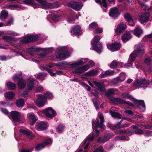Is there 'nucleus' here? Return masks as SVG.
<instances>
[{
    "mask_svg": "<svg viewBox=\"0 0 152 152\" xmlns=\"http://www.w3.org/2000/svg\"><path fill=\"white\" fill-rule=\"evenodd\" d=\"M136 47V49L134 51L133 53L130 55L129 58V60L132 62L133 61L135 60L137 56L142 55L144 52V49L142 45L139 44Z\"/></svg>",
    "mask_w": 152,
    "mask_h": 152,
    "instance_id": "nucleus-1",
    "label": "nucleus"
},
{
    "mask_svg": "<svg viewBox=\"0 0 152 152\" xmlns=\"http://www.w3.org/2000/svg\"><path fill=\"white\" fill-rule=\"evenodd\" d=\"M58 55L56 56V58L60 59L63 58L67 57L69 56L68 49L65 47H58L56 51Z\"/></svg>",
    "mask_w": 152,
    "mask_h": 152,
    "instance_id": "nucleus-2",
    "label": "nucleus"
},
{
    "mask_svg": "<svg viewBox=\"0 0 152 152\" xmlns=\"http://www.w3.org/2000/svg\"><path fill=\"white\" fill-rule=\"evenodd\" d=\"M149 83V82L148 80L142 78L135 80L134 83V86L137 87H146L148 86Z\"/></svg>",
    "mask_w": 152,
    "mask_h": 152,
    "instance_id": "nucleus-3",
    "label": "nucleus"
},
{
    "mask_svg": "<svg viewBox=\"0 0 152 152\" xmlns=\"http://www.w3.org/2000/svg\"><path fill=\"white\" fill-rule=\"evenodd\" d=\"M41 113H43L48 118L53 117L56 115V114L55 110L51 107H48L42 111H39L38 114L41 115Z\"/></svg>",
    "mask_w": 152,
    "mask_h": 152,
    "instance_id": "nucleus-4",
    "label": "nucleus"
},
{
    "mask_svg": "<svg viewBox=\"0 0 152 152\" xmlns=\"http://www.w3.org/2000/svg\"><path fill=\"white\" fill-rule=\"evenodd\" d=\"M110 103L114 104L118 103L121 104H124L128 105L129 106H133V104L130 102L129 101L126 102L120 98H115L113 97H111L110 98Z\"/></svg>",
    "mask_w": 152,
    "mask_h": 152,
    "instance_id": "nucleus-5",
    "label": "nucleus"
},
{
    "mask_svg": "<svg viewBox=\"0 0 152 152\" xmlns=\"http://www.w3.org/2000/svg\"><path fill=\"white\" fill-rule=\"evenodd\" d=\"M41 8L45 9H50L58 8L59 5L57 2L49 3L44 1L41 4Z\"/></svg>",
    "mask_w": 152,
    "mask_h": 152,
    "instance_id": "nucleus-6",
    "label": "nucleus"
},
{
    "mask_svg": "<svg viewBox=\"0 0 152 152\" xmlns=\"http://www.w3.org/2000/svg\"><path fill=\"white\" fill-rule=\"evenodd\" d=\"M98 118L96 119L95 124V127L96 128L99 127L101 129H104L105 126L103 124L104 121V119L103 115L100 114L98 115Z\"/></svg>",
    "mask_w": 152,
    "mask_h": 152,
    "instance_id": "nucleus-7",
    "label": "nucleus"
},
{
    "mask_svg": "<svg viewBox=\"0 0 152 152\" xmlns=\"http://www.w3.org/2000/svg\"><path fill=\"white\" fill-rule=\"evenodd\" d=\"M67 5L68 7L77 11L80 10L82 7L81 3L74 1L68 3Z\"/></svg>",
    "mask_w": 152,
    "mask_h": 152,
    "instance_id": "nucleus-8",
    "label": "nucleus"
},
{
    "mask_svg": "<svg viewBox=\"0 0 152 152\" xmlns=\"http://www.w3.org/2000/svg\"><path fill=\"white\" fill-rule=\"evenodd\" d=\"M38 38L37 35L28 36L21 39L20 42L21 44L27 43L35 41Z\"/></svg>",
    "mask_w": 152,
    "mask_h": 152,
    "instance_id": "nucleus-9",
    "label": "nucleus"
},
{
    "mask_svg": "<svg viewBox=\"0 0 152 152\" xmlns=\"http://www.w3.org/2000/svg\"><path fill=\"white\" fill-rule=\"evenodd\" d=\"M126 25L124 23H120L117 26L116 29H115V33L119 35L124 31L126 28Z\"/></svg>",
    "mask_w": 152,
    "mask_h": 152,
    "instance_id": "nucleus-10",
    "label": "nucleus"
},
{
    "mask_svg": "<svg viewBox=\"0 0 152 152\" xmlns=\"http://www.w3.org/2000/svg\"><path fill=\"white\" fill-rule=\"evenodd\" d=\"M125 79V76L124 73H121L119 76L114 79L113 81V84L114 86H117L118 83L123 82Z\"/></svg>",
    "mask_w": 152,
    "mask_h": 152,
    "instance_id": "nucleus-11",
    "label": "nucleus"
},
{
    "mask_svg": "<svg viewBox=\"0 0 152 152\" xmlns=\"http://www.w3.org/2000/svg\"><path fill=\"white\" fill-rule=\"evenodd\" d=\"M150 14L148 12H145L140 16V20L141 23L148 22L149 19Z\"/></svg>",
    "mask_w": 152,
    "mask_h": 152,
    "instance_id": "nucleus-12",
    "label": "nucleus"
},
{
    "mask_svg": "<svg viewBox=\"0 0 152 152\" xmlns=\"http://www.w3.org/2000/svg\"><path fill=\"white\" fill-rule=\"evenodd\" d=\"M46 101L45 97L42 95H39L38 96V98L37 100L36 103L37 105L41 107L44 106Z\"/></svg>",
    "mask_w": 152,
    "mask_h": 152,
    "instance_id": "nucleus-13",
    "label": "nucleus"
},
{
    "mask_svg": "<svg viewBox=\"0 0 152 152\" xmlns=\"http://www.w3.org/2000/svg\"><path fill=\"white\" fill-rule=\"evenodd\" d=\"M88 61L87 59L82 58L77 61L75 63L70 64L69 66L71 68H75L86 63Z\"/></svg>",
    "mask_w": 152,
    "mask_h": 152,
    "instance_id": "nucleus-14",
    "label": "nucleus"
},
{
    "mask_svg": "<svg viewBox=\"0 0 152 152\" xmlns=\"http://www.w3.org/2000/svg\"><path fill=\"white\" fill-rule=\"evenodd\" d=\"M89 68V65L86 64L82 67L75 69L73 71V72L75 74H80L83 73L84 72L87 70Z\"/></svg>",
    "mask_w": 152,
    "mask_h": 152,
    "instance_id": "nucleus-15",
    "label": "nucleus"
},
{
    "mask_svg": "<svg viewBox=\"0 0 152 152\" xmlns=\"http://www.w3.org/2000/svg\"><path fill=\"white\" fill-rule=\"evenodd\" d=\"M107 48L112 51H116L119 50L121 47L120 43L115 42L111 45L108 44Z\"/></svg>",
    "mask_w": 152,
    "mask_h": 152,
    "instance_id": "nucleus-16",
    "label": "nucleus"
},
{
    "mask_svg": "<svg viewBox=\"0 0 152 152\" xmlns=\"http://www.w3.org/2000/svg\"><path fill=\"white\" fill-rule=\"evenodd\" d=\"M134 102L140 112H143L145 110V107L143 100H136Z\"/></svg>",
    "mask_w": 152,
    "mask_h": 152,
    "instance_id": "nucleus-17",
    "label": "nucleus"
},
{
    "mask_svg": "<svg viewBox=\"0 0 152 152\" xmlns=\"http://www.w3.org/2000/svg\"><path fill=\"white\" fill-rule=\"evenodd\" d=\"M112 137L111 135L106 134L104 137H99L97 140V142L100 143H104L105 142L108 141Z\"/></svg>",
    "mask_w": 152,
    "mask_h": 152,
    "instance_id": "nucleus-18",
    "label": "nucleus"
},
{
    "mask_svg": "<svg viewBox=\"0 0 152 152\" xmlns=\"http://www.w3.org/2000/svg\"><path fill=\"white\" fill-rule=\"evenodd\" d=\"M72 34L73 33L76 35H81L82 33V31L81 28L78 25H77L72 28V30L71 31Z\"/></svg>",
    "mask_w": 152,
    "mask_h": 152,
    "instance_id": "nucleus-19",
    "label": "nucleus"
},
{
    "mask_svg": "<svg viewBox=\"0 0 152 152\" xmlns=\"http://www.w3.org/2000/svg\"><path fill=\"white\" fill-rule=\"evenodd\" d=\"M109 15L112 17L115 18L119 15L118 10L116 7L111 8L109 12Z\"/></svg>",
    "mask_w": 152,
    "mask_h": 152,
    "instance_id": "nucleus-20",
    "label": "nucleus"
},
{
    "mask_svg": "<svg viewBox=\"0 0 152 152\" xmlns=\"http://www.w3.org/2000/svg\"><path fill=\"white\" fill-rule=\"evenodd\" d=\"M11 115L13 120L16 121L18 122L20 120V114L16 111H12L11 112Z\"/></svg>",
    "mask_w": 152,
    "mask_h": 152,
    "instance_id": "nucleus-21",
    "label": "nucleus"
},
{
    "mask_svg": "<svg viewBox=\"0 0 152 152\" xmlns=\"http://www.w3.org/2000/svg\"><path fill=\"white\" fill-rule=\"evenodd\" d=\"M36 125L37 129L39 131L45 130L47 129V124L44 122H41L40 123L37 122Z\"/></svg>",
    "mask_w": 152,
    "mask_h": 152,
    "instance_id": "nucleus-22",
    "label": "nucleus"
},
{
    "mask_svg": "<svg viewBox=\"0 0 152 152\" xmlns=\"http://www.w3.org/2000/svg\"><path fill=\"white\" fill-rule=\"evenodd\" d=\"M93 83L97 87V89L99 91H104L105 90L104 85L103 83L96 81H94Z\"/></svg>",
    "mask_w": 152,
    "mask_h": 152,
    "instance_id": "nucleus-23",
    "label": "nucleus"
},
{
    "mask_svg": "<svg viewBox=\"0 0 152 152\" xmlns=\"http://www.w3.org/2000/svg\"><path fill=\"white\" fill-rule=\"evenodd\" d=\"M122 121L123 120H121L117 124L114 125L113 126V129H118L121 128L127 127L129 126V124L127 123H125L121 125V124L122 123Z\"/></svg>",
    "mask_w": 152,
    "mask_h": 152,
    "instance_id": "nucleus-24",
    "label": "nucleus"
},
{
    "mask_svg": "<svg viewBox=\"0 0 152 152\" xmlns=\"http://www.w3.org/2000/svg\"><path fill=\"white\" fill-rule=\"evenodd\" d=\"M130 32H126L122 37L121 39L123 42H125L128 41L131 38Z\"/></svg>",
    "mask_w": 152,
    "mask_h": 152,
    "instance_id": "nucleus-25",
    "label": "nucleus"
},
{
    "mask_svg": "<svg viewBox=\"0 0 152 152\" xmlns=\"http://www.w3.org/2000/svg\"><path fill=\"white\" fill-rule=\"evenodd\" d=\"M95 134H93L91 137L89 138L85 141L84 143V148L85 149H86L89 146L91 142L93 140Z\"/></svg>",
    "mask_w": 152,
    "mask_h": 152,
    "instance_id": "nucleus-26",
    "label": "nucleus"
},
{
    "mask_svg": "<svg viewBox=\"0 0 152 152\" xmlns=\"http://www.w3.org/2000/svg\"><path fill=\"white\" fill-rule=\"evenodd\" d=\"M29 120L30 124L31 125H33L37 121V119L35 116L32 113L29 114Z\"/></svg>",
    "mask_w": 152,
    "mask_h": 152,
    "instance_id": "nucleus-27",
    "label": "nucleus"
},
{
    "mask_svg": "<svg viewBox=\"0 0 152 152\" xmlns=\"http://www.w3.org/2000/svg\"><path fill=\"white\" fill-rule=\"evenodd\" d=\"M133 32L135 36L139 37L142 34L143 31L140 27L137 26L135 28Z\"/></svg>",
    "mask_w": 152,
    "mask_h": 152,
    "instance_id": "nucleus-28",
    "label": "nucleus"
},
{
    "mask_svg": "<svg viewBox=\"0 0 152 152\" xmlns=\"http://www.w3.org/2000/svg\"><path fill=\"white\" fill-rule=\"evenodd\" d=\"M123 65L122 63L117 62L116 60H114L110 64V67L112 68H115L116 67H119Z\"/></svg>",
    "mask_w": 152,
    "mask_h": 152,
    "instance_id": "nucleus-29",
    "label": "nucleus"
},
{
    "mask_svg": "<svg viewBox=\"0 0 152 152\" xmlns=\"http://www.w3.org/2000/svg\"><path fill=\"white\" fill-rule=\"evenodd\" d=\"M114 72L112 70H107L104 73H102L100 75L101 78H103L105 77L114 74Z\"/></svg>",
    "mask_w": 152,
    "mask_h": 152,
    "instance_id": "nucleus-30",
    "label": "nucleus"
},
{
    "mask_svg": "<svg viewBox=\"0 0 152 152\" xmlns=\"http://www.w3.org/2000/svg\"><path fill=\"white\" fill-rule=\"evenodd\" d=\"M34 79L30 78L28 80L27 87L29 90H31L33 88Z\"/></svg>",
    "mask_w": 152,
    "mask_h": 152,
    "instance_id": "nucleus-31",
    "label": "nucleus"
},
{
    "mask_svg": "<svg viewBox=\"0 0 152 152\" xmlns=\"http://www.w3.org/2000/svg\"><path fill=\"white\" fill-rule=\"evenodd\" d=\"M93 48L98 53L100 52L102 50V47L101 43L99 42L96 45L93 46Z\"/></svg>",
    "mask_w": 152,
    "mask_h": 152,
    "instance_id": "nucleus-32",
    "label": "nucleus"
},
{
    "mask_svg": "<svg viewBox=\"0 0 152 152\" xmlns=\"http://www.w3.org/2000/svg\"><path fill=\"white\" fill-rule=\"evenodd\" d=\"M76 15L74 12H71L70 15L68 16L67 19V21L69 22L75 20Z\"/></svg>",
    "mask_w": 152,
    "mask_h": 152,
    "instance_id": "nucleus-33",
    "label": "nucleus"
},
{
    "mask_svg": "<svg viewBox=\"0 0 152 152\" xmlns=\"http://www.w3.org/2000/svg\"><path fill=\"white\" fill-rule=\"evenodd\" d=\"M25 102L22 99H20L16 101V105L18 107H22L24 105Z\"/></svg>",
    "mask_w": 152,
    "mask_h": 152,
    "instance_id": "nucleus-34",
    "label": "nucleus"
},
{
    "mask_svg": "<svg viewBox=\"0 0 152 152\" xmlns=\"http://www.w3.org/2000/svg\"><path fill=\"white\" fill-rule=\"evenodd\" d=\"M20 132L23 134L25 135L26 136H28L30 134V132L25 128H21L20 129Z\"/></svg>",
    "mask_w": 152,
    "mask_h": 152,
    "instance_id": "nucleus-35",
    "label": "nucleus"
},
{
    "mask_svg": "<svg viewBox=\"0 0 152 152\" xmlns=\"http://www.w3.org/2000/svg\"><path fill=\"white\" fill-rule=\"evenodd\" d=\"M8 13L7 11L4 10H2L1 13L0 19L1 21H3L4 19H6L8 15Z\"/></svg>",
    "mask_w": 152,
    "mask_h": 152,
    "instance_id": "nucleus-36",
    "label": "nucleus"
},
{
    "mask_svg": "<svg viewBox=\"0 0 152 152\" xmlns=\"http://www.w3.org/2000/svg\"><path fill=\"white\" fill-rule=\"evenodd\" d=\"M7 86L9 90H14L16 87L15 84L11 82H9L7 83Z\"/></svg>",
    "mask_w": 152,
    "mask_h": 152,
    "instance_id": "nucleus-37",
    "label": "nucleus"
},
{
    "mask_svg": "<svg viewBox=\"0 0 152 152\" xmlns=\"http://www.w3.org/2000/svg\"><path fill=\"white\" fill-rule=\"evenodd\" d=\"M26 83L25 81L23 79V78L22 80H21L18 82V85L20 88L21 89L23 88L26 86Z\"/></svg>",
    "mask_w": 152,
    "mask_h": 152,
    "instance_id": "nucleus-38",
    "label": "nucleus"
},
{
    "mask_svg": "<svg viewBox=\"0 0 152 152\" xmlns=\"http://www.w3.org/2000/svg\"><path fill=\"white\" fill-rule=\"evenodd\" d=\"M110 112L112 116L114 118H117L118 119H121V115L118 112H115L111 110L110 111Z\"/></svg>",
    "mask_w": 152,
    "mask_h": 152,
    "instance_id": "nucleus-39",
    "label": "nucleus"
},
{
    "mask_svg": "<svg viewBox=\"0 0 152 152\" xmlns=\"http://www.w3.org/2000/svg\"><path fill=\"white\" fill-rule=\"evenodd\" d=\"M124 17L129 22L132 23L133 22V19L132 16L129 13H126L124 15Z\"/></svg>",
    "mask_w": 152,
    "mask_h": 152,
    "instance_id": "nucleus-40",
    "label": "nucleus"
},
{
    "mask_svg": "<svg viewBox=\"0 0 152 152\" xmlns=\"http://www.w3.org/2000/svg\"><path fill=\"white\" fill-rule=\"evenodd\" d=\"M22 78L21 75H15L13 77V79L15 82H19V81L22 80Z\"/></svg>",
    "mask_w": 152,
    "mask_h": 152,
    "instance_id": "nucleus-41",
    "label": "nucleus"
},
{
    "mask_svg": "<svg viewBox=\"0 0 152 152\" xmlns=\"http://www.w3.org/2000/svg\"><path fill=\"white\" fill-rule=\"evenodd\" d=\"M98 73V71L97 70L89 71L86 72L85 75L86 76H93L96 75Z\"/></svg>",
    "mask_w": 152,
    "mask_h": 152,
    "instance_id": "nucleus-42",
    "label": "nucleus"
},
{
    "mask_svg": "<svg viewBox=\"0 0 152 152\" xmlns=\"http://www.w3.org/2000/svg\"><path fill=\"white\" fill-rule=\"evenodd\" d=\"M47 74L45 73H39L37 76V78L40 80H43L44 79V77H46Z\"/></svg>",
    "mask_w": 152,
    "mask_h": 152,
    "instance_id": "nucleus-43",
    "label": "nucleus"
},
{
    "mask_svg": "<svg viewBox=\"0 0 152 152\" xmlns=\"http://www.w3.org/2000/svg\"><path fill=\"white\" fill-rule=\"evenodd\" d=\"M115 92L114 89L113 88H110L108 89L105 92V94L106 96H109L113 94Z\"/></svg>",
    "mask_w": 152,
    "mask_h": 152,
    "instance_id": "nucleus-44",
    "label": "nucleus"
},
{
    "mask_svg": "<svg viewBox=\"0 0 152 152\" xmlns=\"http://www.w3.org/2000/svg\"><path fill=\"white\" fill-rule=\"evenodd\" d=\"M98 27L97 24L95 22H93L91 23L89 25V28L90 29H93Z\"/></svg>",
    "mask_w": 152,
    "mask_h": 152,
    "instance_id": "nucleus-45",
    "label": "nucleus"
},
{
    "mask_svg": "<svg viewBox=\"0 0 152 152\" xmlns=\"http://www.w3.org/2000/svg\"><path fill=\"white\" fill-rule=\"evenodd\" d=\"M15 94L12 92H9L7 93L6 97L8 99H12L15 96Z\"/></svg>",
    "mask_w": 152,
    "mask_h": 152,
    "instance_id": "nucleus-46",
    "label": "nucleus"
},
{
    "mask_svg": "<svg viewBox=\"0 0 152 152\" xmlns=\"http://www.w3.org/2000/svg\"><path fill=\"white\" fill-rule=\"evenodd\" d=\"M64 126L62 125H59L56 129V130L57 132L58 133H61L64 129Z\"/></svg>",
    "mask_w": 152,
    "mask_h": 152,
    "instance_id": "nucleus-47",
    "label": "nucleus"
},
{
    "mask_svg": "<svg viewBox=\"0 0 152 152\" xmlns=\"http://www.w3.org/2000/svg\"><path fill=\"white\" fill-rule=\"evenodd\" d=\"M121 96L122 98H127L129 99H132V96L129 95L127 93H123Z\"/></svg>",
    "mask_w": 152,
    "mask_h": 152,
    "instance_id": "nucleus-48",
    "label": "nucleus"
},
{
    "mask_svg": "<svg viewBox=\"0 0 152 152\" xmlns=\"http://www.w3.org/2000/svg\"><path fill=\"white\" fill-rule=\"evenodd\" d=\"M46 99V100L47 98L50 99L53 97V95L52 94L48 92H46L45 93L44 95H43Z\"/></svg>",
    "mask_w": 152,
    "mask_h": 152,
    "instance_id": "nucleus-49",
    "label": "nucleus"
},
{
    "mask_svg": "<svg viewBox=\"0 0 152 152\" xmlns=\"http://www.w3.org/2000/svg\"><path fill=\"white\" fill-rule=\"evenodd\" d=\"M44 145L43 144H39L38 145H37V146L35 147V150L37 151H38L39 150L42 149V148H44Z\"/></svg>",
    "mask_w": 152,
    "mask_h": 152,
    "instance_id": "nucleus-50",
    "label": "nucleus"
},
{
    "mask_svg": "<svg viewBox=\"0 0 152 152\" xmlns=\"http://www.w3.org/2000/svg\"><path fill=\"white\" fill-rule=\"evenodd\" d=\"M140 2H139V3L140 4L142 9L145 10H148L149 8L146 5H144L142 3H141Z\"/></svg>",
    "mask_w": 152,
    "mask_h": 152,
    "instance_id": "nucleus-51",
    "label": "nucleus"
},
{
    "mask_svg": "<svg viewBox=\"0 0 152 152\" xmlns=\"http://www.w3.org/2000/svg\"><path fill=\"white\" fill-rule=\"evenodd\" d=\"M100 37L99 36H95L94 39V44H96V43H98L100 39Z\"/></svg>",
    "mask_w": 152,
    "mask_h": 152,
    "instance_id": "nucleus-52",
    "label": "nucleus"
},
{
    "mask_svg": "<svg viewBox=\"0 0 152 152\" xmlns=\"http://www.w3.org/2000/svg\"><path fill=\"white\" fill-rule=\"evenodd\" d=\"M34 3V0H24L23 1L24 4H27L31 5L33 4Z\"/></svg>",
    "mask_w": 152,
    "mask_h": 152,
    "instance_id": "nucleus-53",
    "label": "nucleus"
},
{
    "mask_svg": "<svg viewBox=\"0 0 152 152\" xmlns=\"http://www.w3.org/2000/svg\"><path fill=\"white\" fill-rule=\"evenodd\" d=\"M2 38L8 41H14V39L7 36L3 37Z\"/></svg>",
    "mask_w": 152,
    "mask_h": 152,
    "instance_id": "nucleus-54",
    "label": "nucleus"
},
{
    "mask_svg": "<svg viewBox=\"0 0 152 152\" xmlns=\"http://www.w3.org/2000/svg\"><path fill=\"white\" fill-rule=\"evenodd\" d=\"M52 143V141L50 139H47L45 140L43 144L44 145H47L51 144Z\"/></svg>",
    "mask_w": 152,
    "mask_h": 152,
    "instance_id": "nucleus-55",
    "label": "nucleus"
},
{
    "mask_svg": "<svg viewBox=\"0 0 152 152\" xmlns=\"http://www.w3.org/2000/svg\"><path fill=\"white\" fill-rule=\"evenodd\" d=\"M92 101L95 107L96 110H98L99 109V105L98 102L95 99H93Z\"/></svg>",
    "mask_w": 152,
    "mask_h": 152,
    "instance_id": "nucleus-56",
    "label": "nucleus"
},
{
    "mask_svg": "<svg viewBox=\"0 0 152 152\" xmlns=\"http://www.w3.org/2000/svg\"><path fill=\"white\" fill-rule=\"evenodd\" d=\"M102 2L101 3V6L102 7V6L104 7L105 10H106L107 9L106 1V0H102Z\"/></svg>",
    "mask_w": 152,
    "mask_h": 152,
    "instance_id": "nucleus-57",
    "label": "nucleus"
},
{
    "mask_svg": "<svg viewBox=\"0 0 152 152\" xmlns=\"http://www.w3.org/2000/svg\"><path fill=\"white\" fill-rule=\"evenodd\" d=\"M93 152H104V149L102 146H100L98 148L96 149Z\"/></svg>",
    "mask_w": 152,
    "mask_h": 152,
    "instance_id": "nucleus-58",
    "label": "nucleus"
},
{
    "mask_svg": "<svg viewBox=\"0 0 152 152\" xmlns=\"http://www.w3.org/2000/svg\"><path fill=\"white\" fill-rule=\"evenodd\" d=\"M102 29L101 28H98V27H96L94 31L96 33H100L102 32Z\"/></svg>",
    "mask_w": 152,
    "mask_h": 152,
    "instance_id": "nucleus-59",
    "label": "nucleus"
},
{
    "mask_svg": "<svg viewBox=\"0 0 152 152\" xmlns=\"http://www.w3.org/2000/svg\"><path fill=\"white\" fill-rule=\"evenodd\" d=\"M126 139V137L124 136H119L115 138V140H124Z\"/></svg>",
    "mask_w": 152,
    "mask_h": 152,
    "instance_id": "nucleus-60",
    "label": "nucleus"
},
{
    "mask_svg": "<svg viewBox=\"0 0 152 152\" xmlns=\"http://www.w3.org/2000/svg\"><path fill=\"white\" fill-rule=\"evenodd\" d=\"M145 63L148 65H150L151 64V60L150 58H147L145 60Z\"/></svg>",
    "mask_w": 152,
    "mask_h": 152,
    "instance_id": "nucleus-61",
    "label": "nucleus"
},
{
    "mask_svg": "<svg viewBox=\"0 0 152 152\" xmlns=\"http://www.w3.org/2000/svg\"><path fill=\"white\" fill-rule=\"evenodd\" d=\"M52 18L54 22H56L58 21L59 17L58 15H54L53 17Z\"/></svg>",
    "mask_w": 152,
    "mask_h": 152,
    "instance_id": "nucleus-62",
    "label": "nucleus"
},
{
    "mask_svg": "<svg viewBox=\"0 0 152 152\" xmlns=\"http://www.w3.org/2000/svg\"><path fill=\"white\" fill-rule=\"evenodd\" d=\"M15 9H24V8L21 5L18 4H16L15 7Z\"/></svg>",
    "mask_w": 152,
    "mask_h": 152,
    "instance_id": "nucleus-63",
    "label": "nucleus"
},
{
    "mask_svg": "<svg viewBox=\"0 0 152 152\" xmlns=\"http://www.w3.org/2000/svg\"><path fill=\"white\" fill-rule=\"evenodd\" d=\"M135 132L136 134H141L143 133V131L141 129H136Z\"/></svg>",
    "mask_w": 152,
    "mask_h": 152,
    "instance_id": "nucleus-64",
    "label": "nucleus"
}]
</instances>
